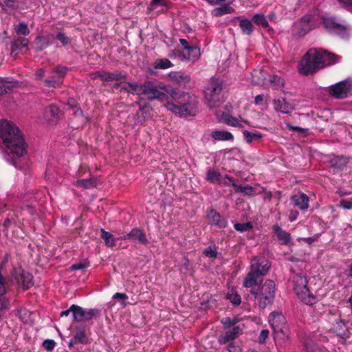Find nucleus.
Returning a JSON list of instances; mask_svg holds the SVG:
<instances>
[{"label":"nucleus","instance_id":"f257e3e1","mask_svg":"<svg viewBox=\"0 0 352 352\" xmlns=\"http://www.w3.org/2000/svg\"><path fill=\"white\" fill-rule=\"evenodd\" d=\"M341 59V56L322 48H311L298 63V70L300 74L308 76L327 66L338 63Z\"/></svg>","mask_w":352,"mask_h":352},{"label":"nucleus","instance_id":"f03ea898","mask_svg":"<svg viewBox=\"0 0 352 352\" xmlns=\"http://www.w3.org/2000/svg\"><path fill=\"white\" fill-rule=\"evenodd\" d=\"M0 138L8 150L19 157L26 153V144L19 129L7 120L0 122Z\"/></svg>","mask_w":352,"mask_h":352},{"label":"nucleus","instance_id":"7ed1b4c3","mask_svg":"<svg viewBox=\"0 0 352 352\" xmlns=\"http://www.w3.org/2000/svg\"><path fill=\"white\" fill-rule=\"evenodd\" d=\"M170 96L175 103L168 102L165 104L166 108L175 115L179 116H195L199 111V100L195 96L171 89Z\"/></svg>","mask_w":352,"mask_h":352},{"label":"nucleus","instance_id":"20e7f679","mask_svg":"<svg viewBox=\"0 0 352 352\" xmlns=\"http://www.w3.org/2000/svg\"><path fill=\"white\" fill-rule=\"evenodd\" d=\"M276 285L272 280H267L260 287L259 293L252 289L251 299L258 300V305L261 309L266 308L273 303L275 296Z\"/></svg>","mask_w":352,"mask_h":352},{"label":"nucleus","instance_id":"39448f33","mask_svg":"<svg viewBox=\"0 0 352 352\" xmlns=\"http://www.w3.org/2000/svg\"><path fill=\"white\" fill-rule=\"evenodd\" d=\"M160 89L165 91L170 95L171 89H168L163 82L156 80H147L142 84V95L146 96L148 100H167L168 96L160 91Z\"/></svg>","mask_w":352,"mask_h":352},{"label":"nucleus","instance_id":"423d86ee","mask_svg":"<svg viewBox=\"0 0 352 352\" xmlns=\"http://www.w3.org/2000/svg\"><path fill=\"white\" fill-rule=\"evenodd\" d=\"M222 85L221 80L212 78L206 87L205 98L210 109L217 107L224 100L221 95Z\"/></svg>","mask_w":352,"mask_h":352},{"label":"nucleus","instance_id":"0eeeda50","mask_svg":"<svg viewBox=\"0 0 352 352\" xmlns=\"http://www.w3.org/2000/svg\"><path fill=\"white\" fill-rule=\"evenodd\" d=\"M67 72V68L57 66L52 72L51 76L43 82L44 85L49 88H57L63 84V79Z\"/></svg>","mask_w":352,"mask_h":352},{"label":"nucleus","instance_id":"6e6552de","mask_svg":"<svg viewBox=\"0 0 352 352\" xmlns=\"http://www.w3.org/2000/svg\"><path fill=\"white\" fill-rule=\"evenodd\" d=\"M329 91L330 95L336 98H345L352 94V83L343 80L331 86Z\"/></svg>","mask_w":352,"mask_h":352},{"label":"nucleus","instance_id":"1a4fd4ad","mask_svg":"<svg viewBox=\"0 0 352 352\" xmlns=\"http://www.w3.org/2000/svg\"><path fill=\"white\" fill-rule=\"evenodd\" d=\"M71 310H73V322L89 320L99 314L96 309H85L76 305L71 306Z\"/></svg>","mask_w":352,"mask_h":352},{"label":"nucleus","instance_id":"9d476101","mask_svg":"<svg viewBox=\"0 0 352 352\" xmlns=\"http://www.w3.org/2000/svg\"><path fill=\"white\" fill-rule=\"evenodd\" d=\"M326 30L333 36H340L342 38L349 36V28L341 23H323Z\"/></svg>","mask_w":352,"mask_h":352},{"label":"nucleus","instance_id":"9b49d317","mask_svg":"<svg viewBox=\"0 0 352 352\" xmlns=\"http://www.w3.org/2000/svg\"><path fill=\"white\" fill-rule=\"evenodd\" d=\"M270 266V262L264 258L254 257L251 260L250 270H254L257 274L264 276L268 272Z\"/></svg>","mask_w":352,"mask_h":352},{"label":"nucleus","instance_id":"f8f14e48","mask_svg":"<svg viewBox=\"0 0 352 352\" xmlns=\"http://www.w3.org/2000/svg\"><path fill=\"white\" fill-rule=\"evenodd\" d=\"M269 322L274 332L285 329L287 327L286 319L280 312L274 311L269 316Z\"/></svg>","mask_w":352,"mask_h":352},{"label":"nucleus","instance_id":"ddd939ff","mask_svg":"<svg viewBox=\"0 0 352 352\" xmlns=\"http://www.w3.org/2000/svg\"><path fill=\"white\" fill-rule=\"evenodd\" d=\"M236 19L239 22H272L276 19V14L274 11L270 12L267 15H265L263 13H257L252 16L251 21L242 16L237 17Z\"/></svg>","mask_w":352,"mask_h":352},{"label":"nucleus","instance_id":"4468645a","mask_svg":"<svg viewBox=\"0 0 352 352\" xmlns=\"http://www.w3.org/2000/svg\"><path fill=\"white\" fill-rule=\"evenodd\" d=\"M272 230L276 234L278 243L282 245H289L292 241L291 234L283 230L279 225L274 224Z\"/></svg>","mask_w":352,"mask_h":352},{"label":"nucleus","instance_id":"2eb2a0df","mask_svg":"<svg viewBox=\"0 0 352 352\" xmlns=\"http://www.w3.org/2000/svg\"><path fill=\"white\" fill-rule=\"evenodd\" d=\"M168 77L173 82L184 87H186L191 81L190 76L181 71L170 72L168 74Z\"/></svg>","mask_w":352,"mask_h":352},{"label":"nucleus","instance_id":"dca6fc26","mask_svg":"<svg viewBox=\"0 0 352 352\" xmlns=\"http://www.w3.org/2000/svg\"><path fill=\"white\" fill-rule=\"evenodd\" d=\"M274 338L276 344L284 347L289 344V333L287 327L274 332Z\"/></svg>","mask_w":352,"mask_h":352},{"label":"nucleus","instance_id":"f3484780","mask_svg":"<svg viewBox=\"0 0 352 352\" xmlns=\"http://www.w3.org/2000/svg\"><path fill=\"white\" fill-rule=\"evenodd\" d=\"M291 280L293 285V290L295 293L308 287L307 277L302 274H294L291 276Z\"/></svg>","mask_w":352,"mask_h":352},{"label":"nucleus","instance_id":"a211bd4d","mask_svg":"<svg viewBox=\"0 0 352 352\" xmlns=\"http://www.w3.org/2000/svg\"><path fill=\"white\" fill-rule=\"evenodd\" d=\"M298 298L308 305H312L317 302V297L310 292L308 287L305 288L296 293H295Z\"/></svg>","mask_w":352,"mask_h":352},{"label":"nucleus","instance_id":"6ab92c4d","mask_svg":"<svg viewBox=\"0 0 352 352\" xmlns=\"http://www.w3.org/2000/svg\"><path fill=\"white\" fill-rule=\"evenodd\" d=\"M124 240H133L138 241L142 244H147L148 240L146 236L143 232L138 228H133L130 232L122 237Z\"/></svg>","mask_w":352,"mask_h":352},{"label":"nucleus","instance_id":"aec40b11","mask_svg":"<svg viewBox=\"0 0 352 352\" xmlns=\"http://www.w3.org/2000/svg\"><path fill=\"white\" fill-rule=\"evenodd\" d=\"M292 200L295 206L300 210H307L309 207V199L308 196L302 192H298L292 197Z\"/></svg>","mask_w":352,"mask_h":352},{"label":"nucleus","instance_id":"412c9836","mask_svg":"<svg viewBox=\"0 0 352 352\" xmlns=\"http://www.w3.org/2000/svg\"><path fill=\"white\" fill-rule=\"evenodd\" d=\"M45 118L49 122H56L61 117L59 108L55 104L49 105L45 110Z\"/></svg>","mask_w":352,"mask_h":352},{"label":"nucleus","instance_id":"4be33fe9","mask_svg":"<svg viewBox=\"0 0 352 352\" xmlns=\"http://www.w3.org/2000/svg\"><path fill=\"white\" fill-rule=\"evenodd\" d=\"M208 217L212 225H214L219 228H224L227 226V221L214 210H211L209 212Z\"/></svg>","mask_w":352,"mask_h":352},{"label":"nucleus","instance_id":"5701e85b","mask_svg":"<svg viewBox=\"0 0 352 352\" xmlns=\"http://www.w3.org/2000/svg\"><path fill=\"white\" fill-rule=\"evenodd\" d=\"M74 342L80 344H87L88 338L87 335V327L85 325L80 324L74 329Z\"/></svg>","mask_w":352,"mask_h":352},{"label":"nucleus","instance_id":"b1692460","mask_svg":"<svg viewBox=\"0 0 352 352\" xmlns=\"http://www.w3.org/2000/svg\"><path fill=\"white\" fill-rule=\"evenodd\" d=\"M274 109L283 113H289L293 109V106L286 101L285 98H279L274 100Z\"/></svg>","mask_w":352,"mask_h":352},{"label":"nucleus","instance_id":"393cba45","mask_svg":"<svg viewBox=\"0 0 352 352\" xmlns=\"http://www.w3.org/2000/svg\"><path fill=\"white\" fill-rule=\"evenodd\" d=\"M17 280L21 283L24 289H28L34 285L33 276L24 270H20Z\"/></svg>","mask_w":352,"mask_h":352},{"label":"nucleus","instance_id":"a878e982","mask_svg":"<svg viewBox=\"0 0 352 352\" xmlns=\"http://www.w3.org/2000/svg\"><path fill=\"white\" fill-rule=\"evenodd\" d=\"M312 28L311 23H294L292 32L296 36H303Z\"/></svg>","mask_w":352,"mask_h":352},{"label":"nucleus","instance_id":"bb28decb","mask_svg":"<svg viewBox=\"0 0 352 352\" xmlns=\"http://www.w3.org/2000/svg\"><path fill=\"white\" fill-rule=\"evenodd\" d=\"M261 276H262L257 274L256 271H254V270H250L244 279L243 283V287L248 288L256 285L258 279Z\"/></svg>","mask_w":352,"mask_h":352},{"label":"nucleus","instance_id":"cd10ccee","mask_svg":"<svg viewBox=\"0 0 352 352\" xmlns=\"http://www.w3.org/2000/svg\"><path fill=\"white\" fill-rule=\"evenodd\" d=\"M210 135L216 141H232L234 140L232 134L225 130L212 131Z\"/></svg>","mask_w":352,"mask_h":352},{"label":"nucleus","instance_id":"c85d7f7f","mask_svg":"<svg viewBox=\"0 0 352 352\" xmlns=\"http://www.w3.org/2000/svg\"><path fill=\"white\" fill-rule=\"evenodd\" d=\"M200 56L201 52L199 47L197 46H192L186 50V53H184L183 59L195 62L199 58Z\"/></svg>","mask_w":352,"mask_h":352},{"label":"nucleus","instance_id":"c756f323","mask_svg":"<svg viewBox=\"0 0 352 352\" xmlns=\"http://www.w3.org/2000/svg\"><path fill=\"white\" fill-rule=\"evenodd\" d=\"M99 184L98 180L95 177H90L89 179L76 180L74 184L85 189H88L92 187H96Z\"/></svg>","mask_w":352,"mask_h":352},{"label":"nucleus","instance_id":"7c9ffc66","mask_svg":"<svg viewBox=\"0 0 352 352\" xmlns=\"http://www.w3.org/2000/svg\"><path fill=\"white\" fill-rule=\"evenodd\" d=\"M230 4L231 3H227L219 8L213 9L212 10V14L215 16H221L227 14L232 13L234 11V9L230 6Z\"/></svg>","mask_w":352,"mask_h":352},{"label":"nucleus","instance_id":"2f4dec72","mask_svg":"<svg viewBox=\"0 0 352 352\" xmlns=\"http://www.w3.org/2000/svg\"><path fill=\"white\" fill-rule=\"evenodd\" d=\"M29 40L25 37H19L12 43L11 52L14 53L22 48L28 47Z\"/></svg>","mask_w":352,"mask_h":352},{"label":"nucleus","instance_id":"473e14b6","mask_svg":"<svg viewBox=\"0 0 352 352\" xmlns=\"http://www.w3.org/2000/svg\"><path fill=\"white\" fill-rule=\"evenodd\" d=\"M142 85H139L137 82H126L122 87V89L131 94L142 95Z\"/></svg>","mask_w":352,"mask_h":352},{"label":"nucleus","instance_id":"72a5a7b5","mask_svg":"<svg viewBox=\"0 0 352 352\" xmlns=\"http://www.w3.org/2000/svg\"><path fill=\"white\" fill-rule=\"evenodd\" d=\"M221 176L219 171L209 168L206 172V179L210 183L220 182Z\"/></svg>","mask_w":352,"mask_h":352},{"label":"nucleus","instance_id":"f704fd0d","mask_svg":"<svg viewBox=\"0 0 352 352\" xmlns=\"http://www.w3.org/2000/svg\"><path fill=\"white\" fill-rule=\"evenodd\" d=\"M243 133L246 142L248 144L253 141L260 140L263 138V135L258 132H250L245 130Z\"/></svg>","mask_w":352,"mask_h":352},{"label":"nucleus","instance_id":"c9c22d12","mask_svg":"<svg viewBox=\"0 0 352 352\" xmlns=\"http://www.w3.org/2000/svg\"><path fill=\"white\" fill-rule=\"evenodd\" d=\"M101 238L104 240L105 243L109 247H113L116 245L115 238L112 234L101 229Z\"/></svg>","mask_w":352,"mask_h":352},{"label":"nucleus","instance_id":"e433bc0d","mask_svg":"<svg viewBox=\"0 0 352 352\" xmlns=\"http://www.w3.org/2000/svg\"><path fill=\"white\" fill-rule=\"evenodd\" d=\"M173 67V64L168 58L157 59L154 63L156 69H165Z\"/></svg>","mask_w":352,"mask_h":352},{"label":"nucleus","instance_id":"4c0bfd02","mask_svg":"<svg viewBox=\"0 0 352 352\" xmlns=\"http://www.w3.org/2000/svg\"><path fill=\"white\" fill-rule=\"evenodd\" d=\"M240 333V328L234 327L232 329L227 331L223 337V342L234 340Z\"/></svg>","mask_w":352,"mask_h":352},{"label":"nucleus","instance_id":"58836bf2","mask_svg":"<svg viewBox=\"0 0 352 352\" xmlns=\"http://www.w3.org/2000/svg\"><path fill=\"white\" fill-rule=\"evenodd\" d=\"M1 83V88H3V94L7 93L8 91L11 90L15 87L16 82L10 80L9 78H0Z\"/></svg>","mask_w":352,"mask_h":352},{"label":"nucleus","instance_id":"ea45409f","mask_svg":"<svg viewBox=\"0 0 352 352\" xmlns=\"http://www.w3.org/2000/svg\"><path fill=\"white\" fill-rule=\"evenodd\" d=\"M234 188L236 192H241L246 195L251 196L254 192V188L249 185H246L245 186H241L239 185H234Z\"/></svg>","mask_w":352,"mask_h":352},{"label":"nucleus","instance_id":"a19ab883","mask_svg":"<svg viewBox=\"0 0 352 352\" xmlns=\"http://www.w3.org/2000/svg\"><path fill=\"white\" fill-rule=\"evenodd\" d=\"M269 81L276 89L284 85V80L277 75L270 76Z\"/></svg>","mask_w":352,"mask_h":352},{"label":"nucleus","instance_id":"79ce46f5","mask_svg":"<svg viewBox=\"0 0 352 352\" xmlns=\"http://www.w3.org/2000/svg\"><path fill=\"white\" fill-rule=\"evenodd\" d=\"M14 30L16 34L19 35L21 34L26 36L30 33V30L25 23H19L14 26Z\"/></svg>","mask_w":352,"mask_h":352},{"label":"nucleus","instance_id":"37998d69","mask_svg":"<svg viewBox=\"0 0 352 352\" xmlns=\"http://www.w3.org/2000/svg\"><path fill=\"white\" fill-rule=\"evenodd\" d=\"M234 228L236 230L243 232L248 231L252 228V224L250 222L240 223H236L234 225Z\"/></svg>","mask_w":352,"mask_h":352},{"label":"nucleus","instance_id":"c03bdc74","mask_svg":"<svg viewBox=\"0 0 352 352\" xmlns=\"http://www.w3.org/2000/svg\"><path fill=\"white\" fill-rule=\"evenodd\" d=\"M94 78H100L102 80L112 81V73L107 72H98L94 74Z\"/></svg>","mask_w":352,"mask_h":352},{"label":"nucleus","instance_id":"a18cd8bd","mask_svg":"<svg viewBox=\"0 0 352 352\" xmlns=\"http://www.w3.org/2000/svg\"><path fill=\"white\" fill-rule=\"evenodd\" d=\"M225 122L232 126L243 128V125L241 124L236 118L229 116L225 120Z\"/></svg>","mask_w":352,"mask_h":352},{"label":"nucleus","instance_id":"49530a36","mask_svg":"<svg viewBox=\"0 0 352 352\" xmlns=\"http://www.w3.org/2000/svg\"><path fill=\"white\" fill-rule=\"evenodd\" d=\"M241 28V30L243 34H250L253 30L254 27L252 23H239Z\"/></svg>","mask_w":352,"mask_h":352},{"label":"nucleus","instance_id":"de8ad7c7","mask_svg":"<svg viewBox=\"0 0 352 352\" xmlns=\"http://www.w3.org/2000/svg\"><path fill=\"white\" fill-rule=\"evenodd\" d=\"M0 6L14 8L18 6L16 0H0Z\"/></svg>","mask_w":352,"mask_h":352},{"label":"nucleus","instance_id":"09e8293b","mask_svg":"<svg viewBox=\"0 0 352 352\" xmlns=\"http://www.w3.org/2000/svg\"><path fill=\"white\" fill-rule=\"evenodd\" d=\"M204 254L209 258H215L217 256V252L214 248L208 247L204 251Z\"/></svg>","mask_w":352,"mask_h":352},{"label":"nucleus","instance_id":"8fccbe9b","mask_svg":"<svg viewBox=\"0 0 352 352\" xmlns=\"http://www.w3.org/2000/svg\"><path fill=\"white\" fill-rule=\"evenodd\" d=\"M219 183L223 184L225 186H232L234 187V185H237L236 183L234 182L233 179L228 176L225 175L224 177L221 176V180Z\"/></svg>","mask_w":352,"mask_h":352},{"label":"nucleus","instance_id":"3c124183","mask_svg":"<svg viewBox=\"0 0 352 352\" xmlns=\"http://www.w3.org/2000/svg\"><path fill=\"white\" fill-rule=\"evenodd\" d=\"M126 78V75H123L119 72L112 73V81H122Z\"/></svg>","mask_w":352,"mask_h":352},{"label":"nucleus","instance_id":"603ef678","mask_svg":"<svg viewBox=\"0 0 352 352\" xmlns=\"http://www.w3.org/2000/svg\"><path fill=\"white\" fill-rule=\"evenodd\" d=\"M43 346L46 350L52 351L55 346V342L52 340H47L43 342Z\"/></svg>","mask_w":352,"mask_h":352},{"label":"nucleus","instance_id":"864d4df0","mask_svg":"<svg viewBox=\"0 0 352 352\" xmlns=\"http://www.w3.org/2000/svg\"><path fill=\"white\" fill-rule=\"evenodd\" d=\"M269 336V331L267 329H263L261 333L260 336L258 337V342L261 344L265 343L266 339Z\"/></svg>","mask_w":352,"mask_h":352},{"label":"nucleus","instance_id":"5fc2aeb1","mask_svg":"<svg viewBox=\"0 0 352 352\" xmlns=\"http://www.w3.org/2000/svg\"><path fill=\"white\" fill-rule=\"evenodd\" d=\"M228 298L234 305H239L241 303V296L238 294H230Z\"/></svg>","mask_w":352,"mask_h":352},{"label":"nucleus","instance_id":"6e6d98bb","mask_svg":"<svg viewBox=\"0 0 352 352\" xmlns=\"http://www.w3.org/2000/svg\"><path fill=\"white\" fill-rule=\"evenodd\" d=\"M56 38L60 41L63 45H68L69 40L64 34L59 32L56 35Z\"/></svg>","mask_w":352,"mask_h":352},{"label":"nucleus","instance_id":"4d7b16f0","mask_svg":"<svg viewBox=\"0 0 352 352\" xmlns=\"http://www.w3.org/2000/svg\"><path fill=\"white\" fill-rule=\"evenodd\" d=\"M340 3L350 12H352V0H337Z\"/></svg>","mask_w":352,"mask_h":352},{"label":"nucleus","instance_id":"13d9d810","mask_svg":"<svg viewBox=\"0 0 352 352\" xmlns=\"http://www.w3.org/2000/svg\"><path fill=\"white\" fill-rule=\"evenodd\" d=\"M9 308L8 302L5 298H0V312Z\"/></svg>","mask_w":352,"mask_h":352},{"label":"nucleus","instance_id":"bf43d9fd","mask_svg":"<svg viewBox=\"0 0 352 352\" xmlns=\"http://www.w3.org/2000/svg\"><path fill=\"white\" fill-rule=\"evenodd\" d=\"M86 267H87V265L85 263H78L72 265L71 266L70 269H71V270L74 271V270H83Z\"/></svg>","mask_w":352,"mask_h":352},{"label":"nucleus","instance_id":"052dcab7","mask_svg":"<svg viewBox=\"0 0 352 352\" xmlns=\"http://www.w3.org/2000/svg\"><path fill=\"white\" fill-rule=\"evenodd\" d=\"M45 74V71L43 68L38 69L35 74L36 80H41L43 78Z\"/></svg>","mask_w":352,"mask_h":352},{"label":"nucleus","instance_id":"680f3d73","mask_svg":"<svg viewBox=\"0 0 352 352\" xmlns=\"http://www.w3.org/2000/svg\"><path fill=\"white\" fill-rule=\"evenodd\" d=\"M183 54H184V52H182L179 50H173L169 54V56H170V58H177V57L183 58Z\"/></svg>","mask_w":352,"mask_h":352},{"label":"nucleus","instance_id":"e2e57ef3","mask_svg":"<svg viewBox=\"0 0 352 352\" xmlns=\"http://www.w3.org/2000/svg\"><path fill=\"white\" fill-rule=\"evenodd\" d=\"M228 350V352H241L240 347L232 342L229 344Z\"/></svg>","mask_w":352,"mask_h":352},{"label":"nucleus","instance_id":"0e129e2a","mask_svg":"<svg viewBox=\"0 0 352 352\" xmlns=\"http://www.w3.org/2000/svg\"><path fill=\"white\" fill-rule=\"evenodd\" d=\"M340 205L344 209H350L352 207V201L349 200L343 199L340 201Z\"/></svg>","mask_w":352,"mask_h":352},{"label":"nucleus","instance_id":"69168bd1","mask_svg":"<svg viewBox=\"0 0 352 352\" xmlns=\"http://www.w3.org/2000/svg\"><path fill=\"white\" fill-rule=\"evenodd\" d=\"M264 101V95L260 94L255 97L254 102L256 105H261Z\"/></svg>","mask_w":352,"mask_h":352},{"label":"nucleus","instance_id":"338daca9","mask_svg":"<svg viewBox=\"0 0 352 352\" xmlns=\"http://www.w3.org/2000/svg\"><path fill=\"white\" fill-rule=\"evenodd\" d=\"M113 298L126 300L127 298V296L125 294L117 292L113 296Z\"/></svg>","mask_w":352,"mask_h":352},{"label":"nucleus","instance_id":"774afa93","mask_svg":"<svg viewBox=\"0 0 352 352\" xmlns=\"http://www.w3.org/2000/svg\"><path fill=\"white\" fill-rule=\"evenodd\" d=\"M179 42L181 45L183 46L184 49L186 50H188L190 47H192L188 45V41L185 38H179Z\"/></svg>","mask_w":352,"mask_h":352}]
</instances>
